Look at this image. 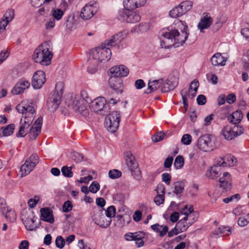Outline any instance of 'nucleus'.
Masks as SVG:
<instances>
[{
    "mask_svg": "<svg viewBox=\"0 0 249 249\" xmlns=\"http://www.w3.org/2000/svg\"><path fill=\"white\" fill-rule=\"evenodd\" d=\"M127 36V32L125 31L114 35L109 39L106 40L100 46L92 50L89 56L98 63L107 61L111 56L110 47L118 46Z\"/></svg>",
    "mask_w": 249,
    "mask_h": 249,
    "instance_id": "obj_1",
    "label": "nucleus"
},
{
    "mask_svg": "<svg viewBox=\"0 0 249 249\" xmlns=\"http://www.w3.org/2000/svg\"><path fill=\"white\" fill-rule=\"evenodd\" d=\"M160 45L162 48H169L174 46L178 47L182 45L187 39L189 33L187 26L184 27L183 30L179 32L177 29L169 27L161 30L160 33Z\"/></svg>",
    "mask_w": 249,
    "mask_h": 249,
    "instance_id": "obj_2",
    "label": "nucleus"
},
{
    "mask_svg": "<svg viewBox=\"0 0 249 249\" xmlns=\"http://www.w3.org/2000/svg\"><path fill=\"white\" fill-rule=\"evenodd\" d=\"M33 59L36 63L48 66L51 63L53 54L49 51L48 43L44 42L36 48L32 56Z\"/></svg>",
    "mask_w": 249,
    "mask_h": 249,
    "instance_id": "obj_3",
    "label": "nucleus"
},
{
    "mask_svg": "<svg viewBox=\"0 0 249 249\" xmlns=\"http://www.w3.org/2000/svg\"><path fill=\"white\" fill-rule=\"evenodd\" d=\"M64 84L59 82L55 85V90L52 92L47 101V107L51 112L55 111L61 103L63 93Z\"/></svg>",
    "mask_w": 249,
    "mask_h": 249,
    "instance_id": "obj_4",
    "label": "nucleus"
},
{
    "mask_svg": "<svg viewBox=\"0 0 249 249\" xmlns=\"http://www.w3.org/2000/svg\"><path fill=\"white\" fill-rule=\"evenodd\" d=\"M68 106L70 109L75 112L80 113L84 116H87L89 114L87 102L84 100H80L79 96H71L68 102Z\"/></svg>",
    "mask_w": 249,
    "mask_h": 249,
    "instance_id": "obj_5",
    "label": "nucleus"
},
{
    "mask_svg": "<svg viewBox=\"0 0 249 249\" xmlns=\"http://www.w3.org/2000/svg\"><path fill=\"white\" fill-rule=\"evenodd\" d=\"M16 109L22 114V119L34 121L36 112L32 103L29 101H22L16 107Z\"/></svg>",
    "mask_w": 249,
    "mask_h": 249,
    "instance_id": "obj_6",
    "label": "nucleus"
},
{
    "mask_svg": "<svg viewBox=\"0 0 249 249\" xmlns=\"http://www.w3.org/2000/svg\"><path fill=\"white\" fill-rule=\"evenodd\" d=\"M134 9L124 7V9L119 10L118 19L132 23L139 22L141 20V16L139 13L134 11Z\"/></svg>",
    "mask_w": 249,
    "mask_h": 249,
    "instance_id": "obj_7",
    "label": "nucleus"
},
{
    "mask_svg": "<svg viewBox=\"0 0 249 249\" xmlns=\"http://www.w3.org/2000/svg\"><path fill=\"white\" fill-rule=\"evenodd\" d=\"M90 109L95 112L102 115H106L109 112V106L107 104V101L104 97H98L91 103Z\"/></svg>",
    "mask_w": 249,
    "mask_h": 249,
    "instance_id": "obj_8",
    "label": "nucleus"
},
{
    "mask_svg": "<svg viewBox=\"0 0 249 249\" xmlns=\"http://www.w3.org/2000/svg\"><path fill=\"white\" fill-rule=\"evenodd\" d=\"M120 121V112L118 111L112 112L105 119V126L108 131L110 132H114L119 127Z\"/></svg>",
    "mask_w": 249,
    "mask_h": 249,
    "instance_id": "obj_9",
    "label": "nucleus"
},
{
    "mask_svg": "<svg viewBox=\"0 0 249 249\" xmlns=\"http://www.w3.org/2000/svg\"><path fill=\"white\" fill-rule=\"evenodd\" d=\"M193 6L191 1L185 0L181 2L178 6L172 9L169 13V15L173 18L180 17L188 11H190Z\"/></svg>",
    "mask_w": 249,
    "mask_h": 249,
    "instance_id": "obj_10",
    "label": "nucleus"
},
{
    "mask_svg": "<svg viewBox=\"0 0 249 249\" xmlns=\"http://www.w3.org/2000/svg\"><path fill=\"white\" fill-rule=\"evenodd\" d=\"M39 157L36 154H33L28 158L24 164L20 167V172L22 177L28 175L38 163Z\"/></svg>",
    "mask_w": 249,
    "mask_h": 249,
    "instance_id": "obj_11",
    "label": "nucleus"
},
{
    "mask_svg": "<svg viewBox=\"0 0 249 249\" xmlns=\"http://www.w3.org/2000/svg\"><path fill=\"white\" fill-rule=\"evenodd\" d=\"M37 217L34 214L32 211H23L22 212L21 220L25 225L27 230L32 231L35 228L36 226L34 224Z\"/></svg>",
    "mask_w": 249,
    "mask_h": 249,
    "instance_id": "obj_12",
    "label": "nucleus"
},
{
    "mask_svg": "<svg viewBox=\"0 0 249 249\" xmlns=\"http://www.w3.org/2000/svg\"><path fill=\"white\" fill-rule=\"evenodd\" d=\"M197 147L204 152L212 150L213 146L211 135L206 134L200 137L197 140Z\"/></svg>",
    "mask_w": 249,
    "mask_h": 249,
    "instance_id": "obj_13",
    "label": "nucleus"
},
{
    "mask_svg": "<svg viewBox=\"0 0 249 249\" xmlns=\"http://www.w3.org/2000/svg\"><path fill=\"white\" fill-rule=\"evenodd\" d=\"M46 81L45 74L42 71H38L33 75L32 85L34 89H39Z\"/></svg>",
    "mask_w": 249,
    "mask_h": 249,
    "instance_id": "obj_14",
    "label": "nucleus"
},
{
    "mask_svg": "<svg viewBox=\"0 0 249 249\" xmlns=\"http://www.w3.org/2000/svg\"><path fill=\"white\" fill-rule=\"evenodd\" d=\"M30 87V82L24 78L18 80L13 89L12 93L14 95H18Z\"/></svg>",
    "mask_w": 249,
    "mask_h": 249,
    "instance_id": "obj_15",
    "label": "nucleus"
},
{
    "mask_svg": "<svg viewBox=\"0 0 249 249\" xmlns=\"http://www.w3.org/2000/svg\"><path fill=\"white\" fill-rule=\"evenodd\" d=\"M42 118L38 117L34 124L29 129L28 136L31 140L35 139L40 133L42 124Z\"/></svg>",
    "mask_w": 249,
    "mask_h": 249,
    "instance_id": "obj_16",
    "label": "nucleus"
},
{
    "mask_svg": "<svg viewBox=\"0 0 249 249\" xmlns=\"http://www.w3.org/2000/svg\"><path fill=\"white\" fill-rule=\"evenodd\" d=\"M97 8L93 4L86 5L81 10L80 16L84 20H88L91 18L96 13Z\"/></svg>",
    "mask_w": 249,
    "mask_h": 249,
    "instance_id": "obj_17",
    "label": "nucleus"
},
{
    "mask_svg": "<svg viewBox=\"0 0 249 249\" xmlns=\"http://www.w3.org/2000/svg\"><path fill=\"white\" fill-rule=\"evenodd\" d=\"M108 73L111 75L119 78L126 76L129 73V70L124 65L116 66L111 68L109 70Z\"/></svg>",
    "mask_w": 249,
    "mask_h": 249,
    "instance_id": "obj_18",
    "label": "nucleus"
},
{
    "mask_svg": "<svg viewBox=\"0 0 249 249\" xmlns=\"http://www.w3.org/2000/svg\"><path fill=\"white\" fill-rule=\"evenodd\" d=\"M191 225L188 222L187 220L184 217L180 219L177 224L176 228L172 231L168 232V236L171 237L174 234H178L179 232L185 231Z\"/></svg>",
    "mask_w": 249,
    "mask_h": 249,
    "instance_id": "obj_19",
    "label": "nucleus"
},
{
    "mask_svg": "<svg viewBox=\"0 0 249 249\" xmlns=\"http://www.w3.org/2000/svg\"><path fill=\"white\" fill-rule=\"evenodd\" d=\"M217 164L221 167L233 166L236 163L235 158L231 154L220 158L217 160Z\"/></svg>",
    "mask_w": 249,
    "mask_h": 249,
    "instance_id": "obj_20",
    "label": "nucleus"
},
{
    "mask_svg": "<svg viewBox=\"0 0 249 249\" xmlns=\"http://www.w3.org/2000/svg\"><path fill=\"white\" fill-rule=\"evenodd\" d=\"M93 219L96 224L103 228H107L111 222V219L107 218L105 215L100 213H96Z\"/></svg>",
    "mask_w": 249,
    "mask_h": 249,
    "instance_id": "obj_21",
    "label": "nucleus"
},
{
    "mask_svg": "<svg viewBox=\"0 0 249 249\" xmlns=\"http://www.w3.org/2000/svg\"><path fill=\"white\" fill-rule=\"evenodd\" d=\"M33 122L21 118L19 129L17 134V136L18 137H23L27 134L29 131V127L32 124Z\"/></svg>",
    "mask_w": 249,
    "mask_h": 249,
    "instance_id": "obj_22",
    "label": "nucleus"
},
{
    "mask_svg": "<svg viewBox=\"0 0 249 249\" xmlns=\"http://www.w3.org/2000/svg\"><path fill=\"white\" fill-rule=\"evenodd\" d=\"M109 75L110 76L108 80L109 87L117 92L122 93L123 86L121 79L111 75V74Z\"/></svg>",
    "mask_w": 249,
    "mask_h": 249,
    "instance_id": "obj_23",
    "label": "nucleus"
},
{
    "mask_svg": "<svg viewBox=\"0 0 249 249\" xmlns=\"http://www.w3.org/2000/svg\"><path fill=\"white\" fill-rule=\"evenodd\" d=\"M41 219L43 221L53 223L54 222L53 211L49 208H42L40 210Z\"/></svg>",
    "mask_w": 249,
    "mask_h": 249,
    "instance_id": "obj_24",
    "label": "nucleus"
},
{
    "mask_svg": "<svg viewBox=\"0 0 249 249\" xmlns=\"http://www.w3.org/2000/svg\"><path fill=\"white\" fill-rule=\"evenodd\" d=\"M220 165L217 164V161H216V164L210 168L206 171V177L210 179H213L218 177L220 174Z\"/></svg>",
    "mask_w": 249,
    "mask_h": 249,
    "instance_id": "obj_25",
    "label": "nucleus"
},
{
    "mask_svg": "<svg viewBox=\"0 0 249 249\" xmlns=\"http://www.w3.org/2000/svg\"><path fill=\"white\" fill-rule=\"evenodd\" d=\"M146 0H124V5L127 8L136 9L142 6H143L146 3Z\"/></svg>",
    "mask_w": 249,
    "mask_h": 249,
    "instance_id": "obj_26",
    "label": "nucleus"
},
{
    "mask_svg": "<svg viewBox=\"0 0 249 249\" xmlns=\"http://www.w3.org/2000/svg\"><path fill=\"white\" fill-rule=\"evenodd\" d=\"M211 62L213 65L215 66H224L227 61V58L223 56L219 53H217L213 55L211 58Z\"/></svg>",
    "mask_w": 249,
    "mask_h": 249,
    "instance_id": "obj_27",
    "label": "nucleus"
},
{
    "mask_svg": "<svg viewBox=\"0 0 249 249\" xmlns=\"http://www.w3.org/2000/svg\"><path fill=\"white\" fill-rule=\"evenodd\" d=\"M220 187L223 189H229L231 185V175L228 172L224 173L223 176L219 178Z\"/></svg>",
    "mask_w": 249,
    "mask_h": 249,
    "instance_id": "obj_28",
    "label": "nucleus"
},
{
    "mask_svg": "<svg viewBox=\"0 0 249 249\" xmlns=\"http://www.w3.org/2000/svg\"><path fill=\"white\" fill-rule=\"evenodd\" d=\"M243 117L242 112L241 110H237L229 115L228 120L233 124H238L241 122Z\"/></svg>",
    "mask_w": 249,
    "mask_h": 249,
    "instance_id": "obj_29",
    "label": "nucleus"
},
{
    "mask_svg": "<svg viewBox=\"0 0 249 249\" xmlns=\"http://www.w3.org/2000/svg\"><path fill=\"white\" fill-rule=\"evenodd\" d=\"M125 161L127 166L129 170L133 169L138 167V164L135 160L134 157L131 152H126L124 154Z\"/></svg>",
    "mask_w": 249,
    "mask_h": 249,
    "instance_id": "obj_30",
    "label": "nucleus"
},
{
    "mask_svg": "<svg viewBox=\"0 0 249 249\" xmlns=\"http://www.w3.org/2000/svg\"><path fill=\"white\" fill-rule=\"evenodd\" d=\"M162 82L163 80L162 79L154 80L153 81H150L148 84V88L145 92L148 94L158 89L161 87Z\"/></svg>",
    "mask_w": 249,
    "mask_h": 249,
    "instance_id": "obj_31",
    "label": "nucleus"
},
{
    "mask_svg": "<svg viewBox=\"0 0 249 249\" xmlns=\"http://www.w3.org/2000/svg\"><path fill=\"white\" fill-rule=\"evenodd\" d=\"M222 134L224 138L227 140H231L236 137L232 127L230 125H227L223 127L222 130Z\"/></svg>",
    "mask_w": 249,
    "mask_h": 249,
    "instance_id": "obj_32",
    "label": "nucleus"
},
{
    "mask_svg": "<svg viewBox=\"0 0 249 249\" xmlns=\"http://www.w3.org/2000/svg\"><path fill=\"white\" fill-rule=\"evenodd\" d=\"M212 23V18L208 15H206L201 19L200 22L198 24V27L201 31H202L203 30L209 28L211 26Z\"/></svg>",
    "mask_w": 249,
    "mask_h": 249,
    "instance_id": "obj_33",
    "label": "nucleus"
},
{
    "mask_svg": "<svg viewBox=\"0 0 249 249\" xmlns=\"http://www.w3.org/2000/svg\"><path fill=\"white\" fill-rule=\"evenodd\" d=\"M177 82H172L170 80H167L165 82L161 84V90L162 92H167L173 90L177 86Z\"/></svg>",
    "mask_w": 249,
    "mask_h": 249,
    "instance_id": "obj_34",
    "label": "nucleus"
},
{
    "mask_svg": "<svg viewBox=\"0 0 249 249\" xmlns=\"http://www.w3.org/2000/svg\"><path fill=\"white\" fill-rule=\"evenodd\" d=\"M151 227L155 231L159 232L160 237L164 236L168 231V227L167 226H163L156 224L152 225Z\"/></svg>",
    "mask_w": 249,
    "mask_h": 249,
    "instance_id": "obj_35",
    "label": "nucleus"
},
{
    "mask_svg": "<svg viewBox=\"0 0 249 249\" xmlns=\"http://www.w3.org/2000/svg\"><path fill=\"white\" fill-rule=\"evenodd\" d=\"M199 85V82L197 80H194L191 82L188 91V96L191 97V98H193L196 95Z\"/></svg>",
    "mask_w": 249,
    "mask_h": 249,
    "instance_id": "obj_36",
    "label": "nucleus"
},
{
    "mask_svg": "<svg viewBox=\"0 0 249 249\" xmlns=\"http://www.w3.org/2000/svg\"><path fill=\"white\" fill-rule=\"evenodd\" d=\"M14 129V124H10L7 125L6 127H1L0 129V136L5 137L9 136L13 133Z\"/></svg>",
    "mask_w": 249,
    "mask_h": 249,
    "instance_id": "obj_37",
    "label": "nucleus"
},
{
    "mask_svg": "<svg viewBox=\"0 0 249 249\" xmlns=\"http://www.w3.org/2000/svg\"><path fill=\"white\" fill-rule=\"evenodd\" d=\"M99 63L94 61L91 56H89L88 60L89 66L87 68L88 71L91 74L95 73L97 71V65Z\"/></svg>",
    "mask_w": 249,
    "mask_h": 249,
    "instance_id": "obj_38",
    "label": "nucleus"
},
{
    "mask_svg": "<svg viewBox=\"0 0 249 249\" xmlns=\"http://www.w3.org/2000/svg\"><path fill=\"white\" fill-rule=\"evenodd\" d=\"M150 28V24L148 22H142L135 26L132 31L136 33L146 32Z\"/></svg>",
    "mask_w": 249,
    "mask_h": 249,
    "instance_id": "obj_39",
    "label": "nucleus"
},
{
    "mask_svg": "<svg viewBox=\"0 0 249 249\" xmlns=\"http://www.w3.org/2000/svg\"><path fill=\"white\" fill-rule=\"evenodd\" d=\"M134 241H135L136 244L138 247H142L144 244L142 238L144 236V233L143 232H137V234L135 235Z\"/></svg>",
    "mask_w": 249,
    "mask_h": 249,
    "instance_id": "obj_40",
    "label": "nucleus"
},
{
    "mask_svg": "<svg viewBox=\"0 0 249 249\" xmlns=\"http://www.w3.org/2000/svg\"><path fill=\"white\" fill-rule=\"evenodd\" d=\"M14 10L13 9H9L5 12L2 18V19L4 20H6V21H8L9 23L14 19Z\"/></svg>",
    "mask_w": 249,
    "mask_h": 249,
    "instance_id": "obj_41",
    "label": "nucleus"
},
{
    "mask_svg": "<svg viewBox=\"0 0 249 249\" xmlns=\"http://www.w3.org/2000/svg\"><path fill=\"white\" fill-rule=\"evenodd\" d=\"M184 163L183 157L181 156H178L175 159L174 164L176 169H180L183 167Z\"/></svg>",
    "mask_w": 249,
    "mask_h": 249,
    "instance_id": "obj_42",
    "label": "nucleus"
},
{
    "mask_svg": "<svg viewBox=\"0 0 249 249\" xmlns=\"http://www.w3.org/2000/svg\"><path fill=\"white\" fill-rule=\"evenodd\" d=\"M184 185L182 182H177L175 183L174 192L177 195H180L184 191Z\"/></svg>",
    "mask_w": 249,
    "mask_h": 249,
    "instance_id": "obj_43",
    "label": "nucleus"
},
{
    "mask_svg": "<svg viewBox=\"0 0 249 249\" xmlns=\"http://www.w3.org/2000/svg\"><path fill=\"white\" fill-rule=\"evenodd\" d=\"M4 215L7 220L12 222H14L17 218V214L15 211L12 209H10L7 213H5Z\"/></svg>",
    "mask_w": 249,
    "mask_h": 249,
    "instance_id": "obj_44",
    "label": "nucleus"
},
{
    "mask_svg": "<svg viewBox=\"0 0 249 249\" xmlns=\"http://www.w3.org/2000/svg\"><path fill=\"white\" fill-rule=\"evenodd\" d=\"M52 13L54 20H59L64 15V11L60 9H53Z\"/></svg>",
    "mask_w": 249,
    "mask_h": 249,
    "instance_id": "obj_45",
    "label": "nucleus"
},
{
    "mask_svg": "<svg viewBox=\"0 0 249 249\" xmlns=\"http://www.w3.org/2000/svg\"><path fill=\"white\" fill-rule=\"evenodd\" d=\"M185 217L187 220L189 224L191 225L197 220L198 218V213L193 211L191 214H188L187 216H185Z\"/></svg>",
    "mask_w": 249,
    "mask_h": 249,
    "instance_id": "obj_46",
    "label": "nucleus"
},
{
    "mask_svg": "<svg viewBox=\"0 0 249 249\" xmlns=\"http://www.w3.org/2000/svg\"><path fill=\"white\" fill-rule=\"evenodd\" d=\"M71 167H68L67 166H63L61 169L63 175L68 178L72 177L73 173L71 171Z\"/></svg>",
    "mask_w": 249,
    "mask_h": 249,
    "instance_id": "obj_47",
    "label": "nucleus"
},
{
    "mask_svg": "<svg viewBox=\"0 0 249 249\" xmlns=\"http://www.w3.org/2000/svg\"><path fill=\"white\" fill-rule=\"evenodd\" d=\"M108 176L111 179H116L121 177L122 173L118 170L113 169L109 171Z\"/></svg>",
    "mask_w": 249,
    "mask_h": 249,
    "instance_id": "obj_48",
    "label": "nucleus"
},
{
    "mask_svg": "<svg viewBox=\"0 0 249 249\" xmlns=\"http://www.w3.org/2000/svg\"><path fill=\"white\" fill-rule=\"evenodd\" d=\"M232 128L234 131V133H235L236 137L242 134L244 132V128L243 127L238 125V124H234V125L232 127Z\"/></svg>",
    "mask_w": 249,
    "mask_h": 249,
    "instance_id": "obj_49",
    "label": "nucleus"
},
{
    "mask_svg": "<svg viewBox=\"0 0 249 249\" xmlns=\"http://www.w3.org/2000/svg\"><path fill=\"white\" fill-rule=\"evenodd\" d=\"M116 212V209L114 206H110L108 207L106 211V215L108 218L111 219L115 216Z\"/></svg>",
    "mask_w": 249,
    "mask_h": 249,
    "instance_id": "obj_50",
    "label": "nucleus"
},
{
    "mask_svg": "<svg viewBox=\"0 0 249 249\" xmlns=\"http://www.w3.org/2000/svg\"><path fill=\"white\" fill-rule=\"evenodd\" d=\"M72 203L70 200H67L64 202L62 206L63 212L64 213H68L72 209Z\"/></svg>",
    "mask_w": 249,
    "mask_h": 249,
    "instance_id": "obj_51",
    "label": "nucleus"
},
{
    "mask_svg": "<svg viewBox=\"0 0 249 249\" xmlns=\"http://www.w3.org/2000/svg\"><path fill=\"white\" fill-rule=\"evenodd\" d=\"M218 231L219 233H221L223 236L229 235L231 233V228L229 227L221 226L219 228Z\"/></svg>",
    "mask_w": 249,
    "mask_h": 249,
    "instance_id": "obj_52",
    "label": "nucleus"
},
{
    "mask_svg": "<svg viewBox=\"0 0 249 249\" xmlns=\"http://www.w3.org/2000/svg\"><path fill=\"white\" fill-rule=\"evenodd\" d=\"M55 244L57 248L62 249L65 244V241L61 236H58L55 240Z\"/></svg>",
    "mask_w": 249,
    "mask_h": 249,
    "instance_id": "obj_53",
    "label": "nucleus"
},
{
    "mask_svg": "<svg viewBox=\"0 0 249 249\" xmlns=\"http://www.w3.org/2000/svg\"><path fill=\"white\" fill-rule=\"evenodd\" d=\"M89 189L90 192L96 193L100 189V185L97 181H93L89 186Z\"/></svg>",
    "mask_w": 249,
    "mask_h": 249,
    "instance_id": "obj_54",
    "label": "nucleus"
},
{
    "mask_svg": "<svg viewBox=\"0 0 249 249\" xmlns=\"http://www.w3.org/2000/svg\"><path fill=\"white\" fill-rule=\"evenodd\" d=\"M181 142L185 145H189L192 142V136L188 134H184L181 138Z\"/></svg>",
    "mask_w": 249,
    "mask_h": 249,
    "instance_id": "obj_55",
    "label": "nucleus"
},
{
    "mask_svg": "<svg viewBox=\"0 0 249 249\" xmlns=\"http://www.w3.org/2000/svg\"><path fill=\"white\" fill-rule=\"evenodd\" d=\"M165 134L162 132L158 133L156 135L152 137V140L154 142H158L162 140L164 137Z\"/></svg>",
    "mask_w": 249,
    "mask_h": 249,
    "instance_id": "obj_56",
    "label": "nucleus"
},
{
    "mask_svg": "<svg viewBox=\"0 0 249 249\" xmlns=\"http://www.w3.org/2000/svg\"><path fill=\"white\" fill-rule=\"evenodd\" d=\"M164 201V195H157L154 198V202L157 205L163 203Z\"/></svg>",
    "mask_w": 249,
    "mask_h": 249,
    "instance_id": "obj_57",
    "label": "nucleus"
},
{
    "mask_svg": "<svg viewBox=\"0 0 249 249\" xmlns=\"http://www.w3.org/2000/svg\"><path fill=\"white\" fill-rule=\"evenodd\" d=\"M132 172V175L134 176V178L137 180H140L141 178V171L138 167L134 168V170H130Z\"/></svg>",
    "mask_w": 249,
    "mask_h": 249,
    "instance_id": "obj_58",
    "label": "nucleus"
},
{
    "mask_svg": "<svg viewBox=\"0 0 249 249\" xmlns=\"http://www.w3.org/2000/svg\"><path fill=\"white\" fill-rule=\"evenodd\" d=\"M240 197L239 194H235L234 195L232 196L231 197H227L223 199V201L225 203H228L230 202L233 201V200L234 199L237 201L240 199Z\"/></svg>",
    "mask_w": 249,
    "mask_h": 249,
    "instance_id": "obj_59",
    "label": "nucleus"
},
{
    "mask_svg": "<svg viewBox=\"0 0 249 249\" xmlns=\"http://www.w3.org/2000/svg\"><path fill=\"white\" fill-rule=\"evenodd\" d=\"M71 159L75 160L76 162H79L83 160V157L78 153L74 152L71 156Z\"/></svg>",
    "mask_w": 249,
    "mask_h": 249,
    "instance_id": "obj_60",
    "label": "nucleus"
},
{
    "mask_svg": "<svg viewBox=\"0 0 249 249\" xmlns=\"http://www.w3.org/2000/svg\"><path fill=\"white\" fill-rule=\"evenodd\" d=\"M171 179V176L169 174L167 173H164L162 174V180L164 181L167 185L170 184Z\"/></svg>",
    "mask_w": 249,
    "mask_h": 249,
    "instance_id": "obj_61",
    "label": "nucleus"
},
{
    "mask_svg": "<svg viewBox=\"0 0 249 249\" xmlns=\"http://www.w3.org/2000/svg\"><path fill=\"white\" fill-rule=\"evenodd\" d=\"M193 211V207L192 205L190 206L189 208L187 206H185L183 208L181 213L184 214L185 216L191 214Z\"/></svg>",
    "mask_w": 249,
    "mask_h": 249,
    "instance_id": "obj_62",
    "label": "nucleus"
},
{
    "mask_svg": "<svg viewBox=\"0 0 249 249\" xmlns=\"http://www.w3.org/2000/svg\"><path fill=\"white\" fill-rule=\"evenodd\" d=\"M55 26V20L54 18H50L45 24V28L47 29H51Z\"/></svg>",
    "mask_w": 249,
    "mask_h": 249,
    "instance_id": "obj_63",
    "label": "nucleus"
},
{
    "mask_svg": "<svg viewBox=\"0 0 249 249\" xmlns=\"http://www.w3.org/2000/svg\"><path fill=\"white\" fill-rule=\"evenodd\" d=\"M240 32L241 35L246 39V40L249 41V28H243L241 29Z\"/></svg>",
    "mask_w": 249,
    "mask_h": 249,
    "instance_id": "obj_64",
    "label": "nucleus"
}]
</instances>
